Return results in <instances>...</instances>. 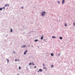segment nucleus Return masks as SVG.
<instances>
[{
	"label": "nucleus",
	"instance_id": "nucleus-43",
	"mask_svg": "<svg viewBox=\"0 0 75 75\" xmlns=\"http://www.w3.org/2000/svg\"><path fill=\"white\" fill-rule=\"evenodd\" d=\"M33 8H35V7H33Z\"/></svg>",
	"mask_w": 75,
	"mask_h": 75
},
{
	"label": "nucleus",
	"instance_id": "nucleus-46",
	"mask_svg": "<svg viewBox=\"0 0 75 75\" xmlns=\"http://www.w3.org/2000/svg\"><path fill=\"white\" fill-rule=\"evenodd\" d=\"M28 34H30V33H29Z\"/></svg>",
	"mask_w": 75,
	"mask_h": 75
},
{
	"label": "nucleus",
	"instance_id": "nucleus-30",
	"mask_svg": "<svg viewBox=\"0 0 75 75\" xmlns=\"http://www.w3.org/2000/svg\"><path fill=\"white\" fill-rule=\"evenodd\" d=\"M17 61V59H15V61Z\"/></svg>",
	"mask_w": 75,
	"mask_h": 75
},
{
	"label": "nucleus",
	"instance_id": "nucleus-40",
	"mask_svg": "<svg viewBox=\"0 0 75 75\" xmlns=\"http://www.w3.org/2000/svg\"><path fill=\"white\" fill-rule=\"evenodd\" d=\"M39 42H41V41L40 40H39Z\"/></svg>",
	"mask_w": 75,
	"mask_h": 75
},
{
	"label": "nucleus",
	"instance_id": "nucleus-19",
	"mask_svg": "<svg viewBox=\"0 0 75 75\" xmlns=\"http://www.w3.org/2000/svg\"><path fill=\"white\" fill-rule=\"evenodd\" d=\"M32 65H34L35 64H34V62H32Z\"/></svg>",
	"mask_w": 75,
	"mask_h": 75
},
{
	"label": "nucleus",
	"instance_id": "nucleus-14",
	"mask_svg": "<svg viewBox=\"0 0 75 75\" xmlns=\"http://www.w3.org/2000/svg\"><path fill=\"white\" fill-rule=\"evenodd\" d=\"M10 30H11V31H10L11 33H12L13 32V29H12V28H11Z\"/></svg>",
	"mask_w": 75,
	"mask_h": 75
},
{
	"label": "nucleus",
	"instance_id": "nucleus-16",
	"mask_svg": "<svg viewBox=\"0 0 75 75\" xmlns=\"http://www.w3.org/2000/svg\"><path fill=\"white\" fill-rule=\"evenodd\" d=\"M59 55H60V53H59V54H58L57 56H58V57H59Z\"/></svg>",
	"mask_w": 75,
	"mask_h": 75
},
{
	"label": "nucleus",
	"instance_id": "nucleus-11",
	"mask_svg": "<svg viewBox=\"0 0 75 75\" xmlns=\"http://www.w3.org/2000/svg\"><path fill=\"white\" fill-rule=\"evenodd\" d=\"M59 39H60V40H62V37L61 36L59 37Z\"/></svg>",
	"mask_w": 75,
	"mask_h": 75
},
{
	"label": "nucleus",
	"instance_id": "nucleus-48",
	"mask_svg": "<svg viewBox=\"0 0 75 75\" xmlns=\"http://www.w3.org/2000/svg\"><path fill=\"white\" fill-rule=\"evenodd\" d=\"M71 63H72V62H71Z\"/></svg>",
	"mask_w": 75,
	"mask_h": 75
},
{
	"label": "nucleus",
	"instance_id": "nucleus-17",
	"mask_svg": "<svg viewBox=\"0 0 75 75\" xmlns=\"http://www.w3.org/2000/svg\"><path fill=\"white\" fill-rule=\"evenodd\" d=\"M64 26L65 27H67V23L65 24Z\"/></svg>",
	"mask_w": 75,
	"mask_h": 75
},
{
	"label": "nucleus",
	"instance_id": "nucleus-5",
	"mask_svg": "<svg viewBox=\"0 0 75 75\" xmlns=\"http://www.w3.org/2000/svg\"><path fill=\"white\" fill-rule=\"evenodd\" d=\"M43 38H44V35H42V37H41V40H43Z\"/></svg>",
	"mask_w": 75,
	"mask_h": 75
},
{
	"label": "nucleus",
	"instance_id": "nucleus-47",
	"mask_svg": "<svg viewBox=\"0 0 75 75\" xmlns=\"http://www.w3.org/2000/svg\"><path fill=\"white\" fill-rule=\"evenodd\" d=\"M4 54H6V53L5 52H4Z\"/></svg>",
	"mask_w": 75,
	"mask_h": 75
},
{
	"label": "nucleus",
	"instance_id": "nucleus-31",
	"mask_svg": "<svg viewBox=\"0 0 75 75\" xmlns=\"http://www.w3.org/2000/svg\"><path fill=\"white\" fill-rule=\"evenodd\" d=\"M21 8H22V9L24 8H23V6H22V7H21Z\"/></svg>",
	"mask_w": 75,
	"mask_h": 75
},
{
	"label": "nucleus",
	"instance_id": "nucleus-27",
	"mask_svg": "<svg viewBox=\"0 0 75 75\" xmlns=\"http://www.w3.org/2000/svg\"><path fill=\"white\" fill-rule=\"evenodd\" d=\"M58 2L59 4V3H60V1H58Z\"/></svg>",
	"mask_w": 75,
	"mask_h": 75
},
{
	"label": "nucleus",
	"instance_id": "nucleus-25",
	"mask_svg": "<svg viewBox=\"0 0 75 75\" xmlns=\"http://www.w3.org/2000/svg\"><path fill=\"white\" fill-rule=\"evenodd\" d=\"M43 69H47V67H43Z\"/></svg>",
	"mask_w": 75,
	"mask_h": 75
},
{
	"label": "nucleus",
	"instance_id": "nucleus-32",
	"mask_svg": "<svg viewBox=\"0 0 75 75\" xmlns=\"http://www.w3.org/2000/svg\"><path fill=\"white\" fill-rule=\"evenodd\" d=\"M47 40V39H44V41H46Z\"/></svg>",
	"mask_w": 75,
	"mask_h": 75
},
{
	"label": "nucleus",
	"instance_id": "nucleus-3",
	"mask_svg": "<svg viewBox=\"0 0 75 75\" xmlns=\"http://www.w3.org/2000/svg\"><path fill=\"white\" fill-rule=\"evenodd\" d=\"M27 52H28V50H26L23 53L24 55H25Z\"/></svg>",
	"mask_w": 75,
	"mask_h": 75
},
{
	"label": "nucleus",
	"instance_id": "nucleus-2",
	"mask_svg": "<svg viewBox=\"0 0 75 75\" xmlns=\"http://www.w3.org/2000/svg\"><path fill=\"white\" fill-rule=\"evenodd\" d=\"M22 28L24 29V30H25L27 28V27L25 25L22 26Z\"/></svg>",
	"mask_w": 75,
	"mask_h": 75
},
{
	"label": "nucleus",
	"instance_id": "nucleus-42",
	"mask_svg": "<svg viewBox=\"0 0 75 75\" xmlns=\"http://www.w3.org/2000/svg\"><path fill=\"white\" fill-rule=\"evenodd\" d=\"M17 75H19V74H17Z\"/></svg>",
	"mask_w": 75,
	"mask_h": 75
},
{
	"label": "nucleus",
	"instance_id": "nucleus-20",
	"mask_svg": "<svg viewBox=\"0 0 75 75\" xmlns=\"http://www.w3.org/2000/svg\"><path fill=\"white\" fill-rule=\"evenodd\" d=\"M7 62H9V60H8V59H7Z\"/></svg>",
	"mask_w": 75,
	"mask_h": 75
},
{
	"label": "nucleus",
	"instance_id": "nucleus-12",
	"mask_svg": "<svg viewBox=\"0 0 75 75\" xmlns=\"http://www.w3.org/2000/svg\"><path fill=\"white\" fill-rule=\"evenodd\" d=\"M51 55L52 56V57H53V56H54V54L53 53H51Z\"/></svg>",
	"mask_w": 75,
	"mask_h": 75
},
{
	"label": "nucleus",
	"instance_id": "nucleus-6",
	"mask_svg": "<svg viewBox=\"0 0 75 75\" xmlns=\"http://www.w3.org/2000/svg\"><path fill=\"white\" fill-rule=\"evenodd\" d=\"M7 7H9V4H6L4 6V7H7Z\"/></svg>",
	"mask_w": 75,
	"mask_h": 75
},
{
	"label": "nucleus",
	"instance_id": "nucleus-41",
	"mask_svg": "<svg viewBox=\"0 0 75 75\" xmlns=\"http://www.w3.org/2000/svg\"><path fill=\"white\" fill-rule=\"evenodd\" d=\"M60 21V19H59V21Z\"/></svg>",
	"mask_w": 75,
	"mask_h": 75
},
{
	"label": "nucleus",
	"instance_id": "nucleus-24",
	"mask_svg": "<svg viewBox=\"0 0 75 75\" xmlns=\"http://www.w3.org/2000/svg\"><path fill=\"white\" fill-rule=\"evenodd\" d=\"M30 45H28L27 47H30Z\"/></svg>",
	"mask_w": 75,
	"mask_h": 75
},
{
	"label": "nucleus",
	"instance_id": "nucleus-9",
	"mask_svg": "<svg viewBox=\"0 0 75 75\" xmlns=\"http://www.w3.org/2000/svg\"><path fill=\"white\" fill-rule=\"evenodd\" d=\"M39 71H40V72H42V69H39Z\"/></svg>",
	"mask_w": 75,
	"mask_h": 75
},
{
	"label": "nucleus",
	"instance_id": "nucleus-37",
	"mask_svg": "<svg viewBox=\"0 0 75 75\" xmlns=\"http://www.w3.org/2000/svg\"><path fill=\"white\" fill-rule=\"evenodd\" d=\"M57 22L58 21V19H57Z\"/></svg>",
	"mask_w": 75,
	"mask_h": 75
},
{
	"label": "nucleus",
	"instance_id": "nucleus-51",
	"mask_svg": "<svg viewBox=\"0 0 75 75\" xmlns=\"http://www.w3.org/2000/svg\"><path fill=\"white\" fill-rule=\"evenodd\" d=\"M3 35H4V34Z\"/></svg>",
	"mask_w": 75,
	"mask_h": 75
},
{
	"label": "nucleus",
	"instance_id": "nucleus-22",
	"mask_svg": "<svg viewBox=\"0 0 75 75\" xmlns=\"http://www.w3.org/2000/svg\"><path fill=\"white\" fill-rule=\"evenodd\" d=\"M51 67H52L53 68L54 67V66L53 65H51Z\"/></svg>",
	"mask_w": 75,
	"mask_h": 75
},
{
	"label": "nucleus",
	"instance_id": "nucleus-39",
	"mask_svg": "<svg viewBox=\"0 0 75 75\" xmlns=\"http://www.w3.org/2000/svg\"><path fill=\"white\" fill-rule=\"evenodd\" d=\"M33 47V45H32V47Z\"/></svg>",
	"mask_w": 75,
	"mask_h": 75
},
{
	"label": "nucleus",
	"instance_id": "nucleus-35",
	"mask_svg": "<svg viewBox=\"0 0 75 75\" xmlns=\"http://www.w3.org/2000/svg\"><path fill=\"white\" fill-rule=\"evenodd\" d=\"M39 71H39H38V72H39V71Z\"/></svg>",
	"mask_w": 75,
	"mask_h": 75
},
{
	"label": "nucleus",
	"instance_id": "nucleus-44",
	"mask_svg": "<svg viewBox=\"0 0 75 75\" xmlns=\"http://www.w3.org/2000/svg\"><path fill=\"white\" fill-rule=\"evenodd\" d=\"M45 42H47V41H45Z\"/></svg>",
	"mask_w": 75,
	"mask_h": 75
},
{
	"label": "nucleus",
	"instance_id": "nucleus-18",
	"mask_svg": "<svg viewBox=\"0 0 75 75\" xmlns=\"http://www.w3.org/2000/svg\"><path fill=\"white\" fill-rule=\"evenodd\" d=\"M32 65V63H31V62L29 64V65Z\"/></svg>",
	"mask_w": 75,
	"mask_h": 75
},
{
	"label": "nucleus",
	"instance_id": "nucleus-8",
	"mask_svg": "<svg viewBox=\"0 0 75 75\" xmlns=\"http://www.w3.org/2000/svg\"><path fill=\"white\" fill-rule=\"evenodd\" d=\"M64 2H65V0H62V4H64Z\"/></svg>",
	"mask_w": 75,
	"mask_h": 75
},
{
	"label": "nucleus",
	"instance_id": "nucleus-7",
	"mask_svg": "<svg viewBox=\"0 0 75 75\" xmlns=\"http://www.w3.org/2000/svg\"><path fill=\"white\" fill-rule=\"evenodd\" d=\"M26 46L25 45H23L22 46V48H25V47H26Z\"/></svg>",
	"mask_w": 75,
	"mask_h": 75
},
{
	"label": "nucleus",
	"instance_id": "nucleus-45",
	"mask_svg": "<svg viewBox=\"0 0 75 75\" xmlns=\"http://www.w3.org/2000/svg\"><path fill=\"white\" fill-rule=\"evenodd\" d=\"M27 69H28V68H27V67H26Z\"/></svg>",
	"mask_w": 75,
	"mask_h": 75
},
{
	"label": "nucleus",
	"instance_id": "nucleus-10",
	"mask_svg": "<svg viewBox=\"0 0 75 75\" xmlns=\"http://www.w3.org/2000/svg\"><path fill=\"white\" fill-rule=\"evenodd\" d=\"M52 38H53V39H54V38H56V37L55 36H52Z\"/></svg>",
	"mask_w": 75,
	"mask_h": 75
},
{
	"label": "nucleus",
	"instance_id": "nucleus-38",
	"mask_svg": "<svg viewBox=\"0 0 75 75\" xmlns=\"http://www.w3.org/2000/svg\"><path fill=\"white\" fill-rule=\"evenodd\" d=\"M18 61H19V59H18Z\"/></svg>",
	"mask_w": 75,
	"mask_h": 75
},
{
	"label": "nucleus",
	"instance_id": "nucleus-21",
	"mask_svg": "<svg viewBox=\"0 0 75 75\" xmlns=\"http://www.w3.org/2000/svg\"><path fill=\"white\" fill-rule=\"evenodd\" d=\"M2 9H4V10H5V7H3L2 8Z\"/></svg>",
	"mask_w": 75,
	"mask_h": 75
},
{
	"label": "nucleus",
	"instance_id": "nucleus-1",
	"mask_svg": "<svg viewBox=\"0 0 75 75\" xmlns=\"http://www.w3.org/2000/svg\"><path fill=\"white\" fill-rule=\"evenodd\" d=\"M46 13V12H45V11H42L40 13V14H41L42 16V17H44V16H45V15Z\"/></svg>",
	"mask_w": 75,
	"mask_h": 75
},
{
	"label": "nucleus",
	"instance_id": "nucleus-36",
	"mask_svg": "<svg viewBox=\"0 0 75 75\" xmlns=\"http://www.w3.org/2000/svg\"><path fill=\"white\" fill-rule=\"evenodd\" d=\"M13 52H14V51H13Z\"/></svg>",
	"mask_w": 75,
	"mask_h": 75
},
{
	"label": "nucleus",
	"instance_id": "nucleus-28",
	"mask_svg": "<svg viewBox=\"0 0 75 75\" xmlns=\"http://www.w3.org/2000/svg\"><path fill=\"white\" fill-rule=\"evenodd\" d=\"M43 66L44 67H45V65L44 64H43Z\"/></svg>",
	"mask_w": 75,
	"mask_h": 75
},
{
	"label": "nucleus",
	"instance_id": "nucleus-15",
	"mask_svg": "<svg viewBox=\"0 0 75 75\" xmlns=\"http://www.w3.org/2000/svg\"><path fill=\"white\" fill-rule=\"evenodd\" d=\"M2 10L3 8H0V10H1V11H2Z\"/></svg>",
	"mask_w": 75,
	"mask_h": 75
},
{
	"label": "nucleus",
	"instance_id": "nucleus-50",
	"mask_svg": "<svg viewBox=\"0 0 75 75\" xmlns=\"http://www.w3.org/2000/svg\"><path fill=\"white\" fill-rule=\"evenodd\" d=\"M32 23H31V24H32Z\"/></svg>",
	"mask_w": 75,
	"mask_h": 75
},
{
	"label": "nucleus",
	"instance_id": "nucleus-23",
	"mask_svg": "<svg viewBox=\"0 0 75 75\" xmlns=\"http://www.w3.org/2000/svg\"><path fill=\"white\" fill-rule=\"evenodd\" d=\"M19 69H21V67H19Z\"/></svg>",
	"mask_w": 75,
	"mask_h": 75
},
{
	"label": "nucleus",
	"instance_id": "nucleus-29",
	"mask_svg": "<svg viewBox=\"0 0 75 75\" xmlns=\"http://www.w3.org/2000/svg\"><path fill=\"white\" fill-rule=\"evenodd\" d=\"M34 68H37V66H35L34 67Z\"/></svg>",
	"mask_w": 75,
	"mask_h": 75
},
{
	"label": "nucleus",
	"instance_id": "nucleus-34",
	"mask_svg": "<svg viewBox=\"0 0 75 75\" xmlns=\"http://www.w3.org/2000/svg\"><path fill=\"white\" fill-rule=\"evenodd\" d=\"M7 35H6V37H7Z\"/></svg>",
	"mask_w": 75,
	"mask_h": 75
},
{
	"label": "nucleus",
	"instance_id": "nucleus-4",
	"mask_svg": "<svg viewBox=\"0 0 75 75\" xmlns=\"http://www.w3.org/2000/svg\"><path fill=\"white\" fill-rule=\"evenodd\" d=\"M1 72L3 74L4 73V72H5V70L4 69H2L1 70Z\"/></svg>",
	"mask_w": 75,
	"mask_h": 75
},
{
	"label": "nucleus",
	"instance_id": "nucleus-26",
	"mask_svg": "<svg viewBox=\"0 0 75 75\" xmlns=\"http://www.w3.org/2000/svg\"><path fill=\"white\" fill-rule=\"evenodd\" d=\"M73 25H74V26H75V23L74 22V23H73Z\"/></svg>",
	"mask_w": 75,
	"mask_h": 75
},
{
	"label": "nucleus",
	"instance_id": "nucleus-33",
	"mask_svg": "<svg viewBox=\"0 0 75 75\" xmlns=\"http://www.w3.org/2000/svg\"><path fill=\"white\" fill-rule=\"evenodd\" d=\"M33 59H34V56H33Z\"/></svg>",
	"mask_w": 75,
	"mask_h": 75
},
{
	"label": "nucleus",
	"instance_id": "nucleus-13",
	"mask_svg": "<svg viewBox=\"0 0 75 75\" xmlns=\"http://www.w3.org/2000/svg\"><path fill=\"white\" fill-rule=\"evenodd\" d=\"M38 39H35V40L34 41L35 42H37V41H38Z\"/></svg>",
	"mask_w": 75,
	"mask_h": 75
},
{
	"label": "nucleus",
	"instance_id": "nucleus-49",
	"mask_svg": "<svg viewBox=\"0 0 75 75\" xmlns=\"http://www.w3.org/2000/svg\"><path fill=\"white\" fill-rule=\"evenodd\" d=\"M31 66H30V68H31Z\"/></svg>",
	"mask_w": 75,
	"mask_h": 75
}]
</instances>
